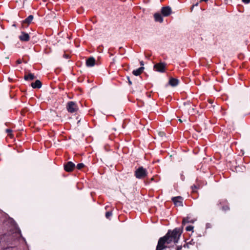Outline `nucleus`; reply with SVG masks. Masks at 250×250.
Segmentation results:
<instances>
[{
  "mask_svg": "<svg viewBox=\"0 0 250 250\" xmlns=\"http://www.w3.org/2000/svg\"><path fill=\"white\" fill-rule=\"evenodd\" d=\"M140 64H141V65H144L143 62V61L141 62Z\"/></svg>",
  "mask_w": 250,
  "mask_h": 250,
  "instance_id": "obj_27",
  "label": "nucleus"
},
{
  "mask_svg": "<svg viewBox=\"0 0 250 250\" xmlns=\"http://www.w3.org/2000/svg\"><path fill=\"white\" fill-rule=\"evenodd\" d=\"M179 80L177 79L171 78L169 79V83L172 86H175L178 85Z\"/></svg>",
  "mask_w": 250,
  "mask_h": 250,
  "instance_id": "obj_16",
  "label": "nucleus"
},
{
  "mask_svg": "<svg viewBox=\"0 0 250 250\" xmlns=\"http://www.w3.org/2000/svg\"><path fill=\"white\" fill-rule=\"evenodd\" d=\"M144 69V67H141L136 70H134L132 72V73L135 76H139L143 73Z\"/></svg>",
  "mask_w": 250,
  "mask_h": 250,
  "instance_id": "obj_13",
  "label": "nucleus"
},
{
  "mask_svg": "<svg viewBox=\"0 0 250 250\" xmlns=\"http://www.w3.org/2000/svg\"><path fill=\"white\" fill-rule=\"evenodd\" d=\"M242 1L246 4H248L250 2V0H242Z\"/></svg>",
  "mask_w": 250,
  "mask_h": 250,
  "instance_id": "obj_23",
  "label": "nucleus"
},
{
  "mask_svg": "<svg viewBox=\"0 0 250 250\" xmlns=\"http://www.w3.org/2000/svg\"><path fill=\"white\" fill-rule=\"evenodd\" d=\"M182 232V230L180 228L169 230L164 236L159 238L156 250H164L174 246L178 243Z\"/></svg>",
  "mask_w": 250,
  "mask_h": 250,
  "instance_id": "obj_1",
  "label": "nucleus"
},
{
  "mask_svg": "<svg viewBox=\"0 0 250 250\" xmlns=\"http://www.w3.org/2000/svg\"><path fill=\"white\" fill-rule=\"evenodd\" d=\"M219 205L221 206V209L225 211H228L229 210L228 203L226 199H221L219 201Z\"/></svg>",
  "mask_w": 250,
  "mask_h": 250,
  "instance_id": "obj_5",
  "label": "nucleus"
},
{
  "mask_svg": "<svg viewBox=\"0 0 250 250\" xmlns=\"http://www.w3.org/2000/svg\"><path fill=\"white\" fill-rule=\"evenodd\" d=\"M181 249H182L181 247H178L177 248L176 250H181Z\"/></svg>",
  "mask_w": 250,
  "mask_h": 250,
  "instance_id": "obj_25",
  "label": "nucleus"
},
{
  "mask_svg": "<svg viewBox=\"0 0 250 250\" xmlns=\"http://www.w3.org/2000/svg\"><path fill=\"white\" fill-rule=\"evenodd\" d=\"M127 79H128V82H129V84H132V83H131V82L129 80V77H127Z\"/></svg>",
  "mask_w": 250,
  "mask_h": 250,
  "instance_id": "obj_26",
  "label": "nucleus"
},
{
  "mask_svg": "<svg viewBox=\"0 0 250 250\" xmlns=\"http://www.w3.org/2000/svg\"><path fill=\"white\" fill-rule=\"evenodd\" d=\"M75 167V164L72 162H68L64 165V169L67 172H71L73 170Z\"/></svg>",
  "mask_w": 250,
  "mask_h": 250,
  "instance_id": "obj_7",
  "label": "nucleus"
},
{
  "mask_svg": "<svg viewBox=\"0 0 250 250\" xmlns=\"http://www.w3.org/2000/svg\"><path fill=\"white\" fill-rule=\"evenodd\" d=\"M134 175L137 179H144L147 176V170L143 167H140L135 170Z\"/></svg>",
  "mask_w": 250,
  "mask_h": 250,
  "instance_id": "obj_2",
  "label": "nucleus"
},
{
  "mask_svg": "<svg viewBox=\"0 0 250 250\" xmlns=\"http://www.w3.org/2000/svg\"><path fill=\"white\" fill-rule=\"evenodd\" d=\"M6 132L7 133L8 135L11 138L13 137V134L12 133V130L10 129H7L6 130Z\"/></svg>",
  "mask_w": 250,
  "mask_h": 250,
  "instance_id": "obj_19",
  "label": "nucleus"
},
{
  "mask_svg": "<svg viewBox=\"0 0 250 250\" xmlns=\"http://www.w3.org/2000/svg\"><path fill=\"white\" fill-rule=\"evenodd\" d=\"M112 213L111 211H107L105 213V216L107 218H109L111 215Z\"/></svg>",
  "mask_w": 250,
  "mask_h": 250,
  "instance_id": "obj_22",
  "label": "nucleus"
},
{
  "mask_svg": "<svg viewBox=\"0 0 250 250\" xmlns=\"http://www.w3.org/2000/svg\"><path fill=\"white\" fill-rule=\"evenodd\" d=\"M171 200L175 206L179 207L183 206V198L182 197H174L172 198Z\"/></svg>",
  "mask_w": 250,
  "mask_h": 250,
  "instance_id": "obj_8",
  "label": "nucleus"
},
{
  "mask_svg": "<svg viewBox=\"0 0 250 250\" xmlns=\"http://www.w3.org/2000/svg\"><path fill=\"white\" fill-rule=\"evenodd\" d=\"M35 79V76L33 74L29 73L24 76V79L26 81H31Z\"/></svg>",
  "mask_w": 250,
  "mask_h": 250,
  "instance_id": "obj_17",
  "label": "nucleus"
},
{
  "mask_svg": "<svg viewBox=\"0 0 250 250\" xmlns=\"http://www.w3.org/2000/svg\"><path fill=\"white\" fill-rule=\"evenodd\" d=\"M19 39L21 41L27 42L29 40L30 37L28 34L22 32L21 35L19 36Z\"/></svg>",
  "mask_w": 250,
  "mask_h": 250,
  "instance_id": "obj_10",
  "label": "nucleus"
},
{
  "mask_svg": "<svg viewBox=\"0 0 250 250\" xmlns=\"http://www.w3.org/2000/svg\"><path fill=\"white\" fill-rule=\"evenodd\" d=\"M198 5V3H197L196 4H195V6H197Z\"/></svg>",
  "mask_w": 250,
  "mask_h": 250,
  "instance_id": "obj_29",
  "label": "nucleus"
},
{
  "mask_svg": "<svg viewBox=\"0 0 250 250\" xmlns=\"http://www.w3.org/2000/svg\"><path fill=\"white\" fill-rule=\"evenodd\" d=\"M33 19V16L29 15L27 18H26L24 21H22V25L24 24H26L29 25L30 24Z\"/></svg>",
  "mask_w": 250,
  "mask_h": 250,
  "instance_id": "obj_15",
  "label": "nucleus"
},
{
  "mask_svg": "<svg viewBox=\"0 0 250 250\" xmlns=\"http://www.w3.org/2000/svg\"><path fill=\"white\" fill-rule=\"evenodd\" d=\"M84 165L83 163H79L77 165V168L78 169H81L84 167Z\"/></svg>",
  "mask_w": 250,
  "mask_h": 250,
  "instance_id": "obj_21",
  "label": "nucleus"
},
{
  "mask_svg": "<svg viewBox=\"0 0 250 250\" xmlns=\"http://www.w3.org/2000/svg\"><path fill=\"white\" fill-rule=\"evenodd\" d=\"M42 83L39 80H36L34 83H31V86L33 88H40L42 87Z\"/></svg>",
  "mask_w": 250,
  "mask_h": 250,
  "instance_id": "obj_14",
  "label": "nucleus"
},
{
  "mask_svg": "<svg viewBox=\"0 0 250 250\" xmlns=\"http://www.w3.org/2000/svg\"><path fill=\"white\" fill-rule=\"evenodd\" d=\"M201 1L207 2L208 0H200Z\"/></svg>",
  "mask_w": 250,
  "mask_h": 250,
  "instance_id": "obj_28",
  "label": "nucleus"
},
{
  "mask_svg": "<svg viewBox=\"0 0 250 250\" xmlns=\"http://www.w3.org/2000/svg\"><path fill=\"white\" fill-rule=\"evenodd\" d=\"M66 109L68 112L73 113L78 110L79 107L75 102L70 101L67 103Z\"/></svg>",
  "mask_w": 250,
  "mask_h": 250,
  "instance_id": "obj_3",
  "label": "nucleus"
},
{
  "mask_svg": "<svg viewBox=\"0 0 250 250\" xmlns=\"http://www.w3.org/2000/svg\"><path fill=\"white\" fill-rule=\"evenodd\" d=\"M166 65L165 62L157 63L154 65V70L159 72L164 73L165 72Z\"/></svg>",
  "mask_w": 250,
  "mask_h": 250,
  "instance_id": "obj_4",
  "label": "nucleus"
},
{
  "mask_svg": "<svg viewBox=\"0 0 250 250\" xmlns=\"http://www.w3.org/2000/svg\"><path fill=\"white\" fill-rule=\"evenodd\" d=\"M196 219L191 216H188L183 219L182 225H184L186 223H193Z\"/></svg>",
  "mask_w": 250,
  "mask_h": 250,
  "instance_id": "obj_9",
  "label": "nucleus"
},
{
  "mask_svg": "<svg viewBox=\"0 0 250 250\" xmlns=\"http://www.w3.org/2000/svg\"><path fill=\"white\" fill-rule=\"evenodd\" d=\"M171 9L169 6L163 7L161 9V13L164 17H167L171 13Z\"/></svg>",
  "mask_w": 250,
  "mask_h": 250,
  "instance_id": "obj_6",
  "label": "nucleus"
},
{
  "mask_svg": "<svg viewBox=\"0 0 250 250\" xmlns=\"http://www.w3.org/2000/svg\"><path fill=\"white\" fill-rule=\"evenodd\" d=\"M194 243H195L193 242V240H191L190 242L187 243L186 245H185L184 247H187V248H189L190 245H192L194 244Z\"/></svg>",
  "mask_w": 250,
  "mask_h": 250,
  "instance_id": "obj_20",
  "label": "nucleus"
},
{
  "mask_svg": "<svg viewBox=\"0 0 250 250\" xmlns=\"http://www.w3.org/2000/svg\"><path fill=\"white\" fill-rule=\"evenodd\" d=\"M17 63L20 64L21 62L20 60H18L17 61Z\"/></svg>",
  "mask_w": 250,
  "mask_h": 250,
  "instance_id": "obj_24",
  "label": "nucleus"
},
{
  "mask_svg": "<svg viewBox=\"0 0 250 250\" xmlns=\"http://www.w3.org/2000/svg\"><path fill=\"white\" fill-rule=\"evenodd\" d=\"M193 228H194L193 226L190 225V226H188L186 227V230L188 231H193Z\"/></svg>",
  "mask_w": 250,
  "mask_h": 250,
  "instance_id": "obj_18",
  "label": "nucleus"
},
{
  "mask_svg": "<svg viewBox=\"0 0 250 250\" xmlns=\"http://www.w3.org/2000/svg\"><path fill=\"white\" fill-rule=\"evenodd\" d=\"M154 18L155 21L162 23L163 21V18L161 14L159 13H155Z\"/></svg>",
  "mask_w": 250,
  "mask_h": 250,
  "instance_id": "obj_12",
  "label": "nucleus"
},
{
  "mask_svg": "<svg viewBox=\"0 0 250 250\" xmlns=\"http://www.w3.org/2000/svg\"><path fill=\"white\" fill-rule=\"evenodd\" d=\"M95 60L93 57L88 58L86 61V64L88 67H92L95 65Z\"/></svg>",
  "mask_w": 250,
  "mask_h": 250,
  "instance_id": "obj_11",
  "label": "nucleus"
}]
</instances>
